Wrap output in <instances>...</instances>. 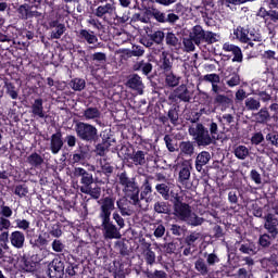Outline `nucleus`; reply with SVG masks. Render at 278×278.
Returning a JSON list of instances; mask_svg holds the SVG:
<instances>
[{
	"mask_svg": "<svg viewBox=\"0 0 278 278\" xmlns=\"http://www.w3.org/2000/svg\"><path fill=\"white\" fill-rule=\"evenodd\" d=\"M92 60L93 62H108V54L103 52H96L92 54Z\"/></svg>",
	"mask_w": 278,
	"mask_h": 278,
	"instance_id": "obj_56",
	"label": "nucleus"
},
{
	"mask_svg": "<svg viewBox=\"0 0 278 278\" xmlns=\"http://www.w3.org/2000/svg\"><path fill=\"white\" fill-rule=\"evenodd\" d=\"M179 150L181 155H193L194 153V144L190 141H182L179 144Z\"/></svg>",
	"mask_w": 278,
	"mask_h": 278,
	"instance_id": "obj_27",
	"label": "nucleus"
},
{
	"mask_svg": "<svg viewBox=\"0 0 278 278\" xmlns=\"http://www.w3.org/2000/svg\"><path fill=\"white\" fill-rule=\"evenodd\" d=\"M126 86L131 90H136L139 94H142L144 90V84H142V78L138 74L129 76Z\"/></svg>",
	"mask_w": 278,
	"mask_h": 278,
	"instance_id": "obj_11",
	"label": "nucleus"
},
{
	"mask_svg": "<svg viewBox=\"0 0 278 278\" xmlns=\"http://www.w3.org/2000/svg\"><path fill=\"white\" fill-rule=\"evenodd\" d=\"M220 36H218L216 33L212 31H204V42H208V45H214V42H218Z\"/></svg>",
	"mask_w": 278,
	"mask_h": 278,
	"instance_id": "obj_41",
	"label": "nucleus"
},
{
	"mask_svg": "<svg viewBox=\"0 0 278 278\" xmlns=\"http://www.w3.org/2000/svg\"><path fill=\"white\" fill-rule=\"evenodd\" d=\"M194 266L195 270H198L200 275H207V264H205V261L203 258H199L198 261H195Z\"/></svg>",
	"mask_w": 278,
	"mask_h": 278,
	"instance_id": "obj_39",
	"label": "nucleus"
},
{
	"mask_svg": "<svg viewBox=\"0 0 278 278\" xmlns=\"http://www.w3.org/2000/svg\"><path fill=\"white\" fill-rule=\"evenodd\" d=\"M79 36L83 40L87 41V45H93L91 49H101V43H99V37L92 30L81 29Z\"/></svg>",
	"mask_w": 278,
	"mask_h": 278,
	"instance_id": "obj_10",
	"label": "nucleus"
},
{
	"mask_svg": "<svg viewBox=\"0 0 278 278\" xmlns=\"http://www.w3.org/2000/svg\"><path fill=\"white\" fill-rule=\"evenodd\" d=\"M264 228L273 236V238H277L278 236V219L273 214H267L265 217Z\"/></svg>",
	"mask_w": 278,
	"mask_h": 278,
	"instance_id": "obj_9",
	"label": "nucleus"
},
{
	"mask_svg": "<svg viewBox=\"0 0 278 278\" xmlns=\"http://www.w3.org/2000/svg\"><path fill=\"white\" fill-rule=\"evenodd\" d=\"M244 105H245V110H249L251 112H255L261 108L260 100L255 98H247L244 101Z\"/></svg>",
	"mask_w": 278,
	"mask_h": 278,
	"instance_id": "obj_30",
	"label": "nucleus"
},
{
	"mask_svg": "<svg viewBox=\"0 0 278 278\" xmlns=\"http://www.w3.org/2000/svg\"><path fill=\"white\" fill-rule=\"evenodd\" d=\"M151 192H153V188L151 187V182L149 179H146L142 186V191L140 194L139 205H141V201H146V203H151L153 198H151Z\"/></svg>",
	"mask_w": 278,
	"mask_h": 278,
	"instance_id": "obj_18",
	"label": "nucleus"
},
{
	"mask_svg": "<svg viewBox=\"0 0 278 278\" xmlns=\"http://www.w3.org/2000/svg\"><path fill=\"white\" fill-rule=\"evenodd\" d=\"M155 190H156V192L161 193V195L163 197V199H165V201H168V198H169L168 192H170L168 185L159 184L155 186Z\"/></svg>",
	"mask_w": 278,
	"mask_h": 278,
	"instance_id": "obj_37",
	"label": "nucleus"
},
{
	"mask_svg": "<svg viewBox=\"0 0 278 278\" xmlns=\"http://www.w3.org/2000/svg\"><path fill=\"white\" fill-rule=\"evenodd\" d=\"M71 88L76 91H81L86 88V80L81 78H75L71 83Z\"/></svg>",
	"mask_w": 278,
	"mask_h": 278,
	"instance_id": "obj_42",
	"label": "nucleus"
},
{
	"mask_svg": "<svg viewBox=\"0 0 278 278\" xmlns=\"http://www.w3.org/2000/svg\"><path fill=\"white\" fill-rule=\"evenodd\" d=\"M190 212H192L190 205L179 201V197L176 195L174 198V216H176V218H179V220H186Z\"/></svg>",
	"mask_w": 278,
	"mask_h": 278,
	"instance_id": "obj_7",
	"label": "nucleus"
},
{
	"mask_svg": "<svg viewBox=\"0 0 278 278\" xmlns=\"http://www.w3.org/2000/svg\"><path fill=\"white\" fill-rule=\"evenodd\" d=\"M42 99H36L31 105V113L38 118H47V113L45 112V106L42 105Z\"/></svg>",
	"mask_w": 278,
	"mask_h": 278,
	"instance_id": "obj_20",
	"label": "nucleus"
},
{
	"mask_svg": "<svg viewBox=\"0 0 278 278\" xmlns=\"http://www.w3.org/2000/svg\"><path fill=\"white\" fill-rule=\"evenodd\" d=\"M113 220H115L116 225L119 227V229L125 228V219L118 214V212L113 213Z\"/></svg>",
	"mask_w": 278,
	"mask_h": 278,
	"instance_id": "obj_57",
	"label": "nucleus"
},
{
	"mask_svg": "<svg viewBox=\"0 0 278 278\" xmlns=\"http://www.w3.org/2000/svg\"><path fill=\"white\" fill-rule=\"evenodd\" d=\"M223 50L233 54L232 62H242V50L240 47L226 42L223 46Z\"/></svg>",
	"mask_w": 278,
	"mask_h": 278,
	"instance_id": "obj_15",
	"label": "nucleus"
},
{
	"mask_svg": "<svg viewBox=\"0 0 278 278\" xmlns=\"http://www.w3.org/2000/svg\"><path fill=\"white\" fill-rule=\"evenodd\" d=\"M117 208L119 210L122 216H132L134 206H131V202L126 198H122L116 202Z\"/></svg>",
	"mask_w": 278,
	"mask_h": 278,
	"instance_id": "obj_14",
	"label": "nucleus"
},
{
	"mask_svg": "<svg viewBox=\"0 0 278 278\" xmlns=\"http://www.w3.org/2000/svg\"><path fill=\"white\" fill-rule=\"evenodd\" d=\"M62 147H64V141L62 140V134L56 132L51 136L50 139V151L53 155H58L60 151H62Z\"/></svg>",
	"mask_w": 278,
	"mask_h": 278,
	"instance_id": "obj_12",
	"label": "nucleus"
},
{
	"mask_svg": "<svg viewBox=\"0 0 278 278\" xmlns=\"http://www.w3.org/2000/svg\"><path fill=\"white\" fill-rule=\"evenodd\" d=\"M131 160L136 166H142L146 164L144 153L142 151H137L132 154Z\"/></svg>",
	"mask_w": 278,
	"mask_h": 278,
	"instance_id": "obj_35",
	"label": "nucleus"
},
{
	"mask_svg": "<svg viewBox=\"0 0 278 278\" xmlns=\"http://www.w3.org/2000/svg\"><path fill=\"white\" fill-rule=\"evenodd\" d=\"M100 164L104 175H112V173H114V167H112L110 163H105V160L100 161Z\"/></svg>",
	"mask_w": 278,
	"mask_h": 278,
	"instance_id": "obj_52",
	"label": "nucleus"
},
{
	"mask_svg": "<svg viewBox=\"0 0 278 278\" xmlns=\"http://www.w3.org/2000/svg\"><path fill=\"white\" fill-rule=\"evenodd\" d=\"M161 62V68L165 71V73H168L170 68H173V62L170 61V59H168L167 52H162Z\"/></svg>",
	"mask_w": 278,
	"mask_h": 278,
	"instance_id": "obj_32",
	"label": "nucleus"
},
{
	"mask_svg": "<svg viewBox=\"0 0 278 278\" xmlns=\"http://www.w3.org/2000/svg\"><path fill=\"white\" fill-rule=\"evenodd\" d=\"M18 14L22 18H29V4H22L17 9Z\"/></svg>",
	"mask_w": 278,
	"mask_h": 278,
	"instance_id": "obj_53",
	"label": "nucleus"
},
{
	"mask_svg": "<svg viewBox=\"0 0 278 278\" xmlns=\"http://www.w3.org/2000/svg\"><path fill=\"white\" fill-rule=\"evenodd\" d=\"M83 116L85 121H97V118H101V111L97 108H88L84 111Z\"/></svg>",
	"mask_w": 278,
	"mask_h": 278,
	"instance_id": "obj_24",
	"label": "nucleus"
},
{
	"mask_svg": "<svg viewBox=\"0 0 278 278\" xmlns=\"http://www.w3.org/2000/svg\"><path fill=\"white\" fill-rule=\"evenodd\" d=\"M10 242V231L9 230H2L0 231V244L2 249L5 251L10 250V245L8 244Z\"/></svg>",
	"mask_w": 278,
	"mask_h": 278,
	"instance_id": "obj_34",
	"label": "nucleus"
},
{
	"mask_svg": "<svg viewBox=\"0 0 278 278\" xmlns=\"http://www.w3.org/2000/svg\"><path fill=\"white\" fill-rule=\"evenodd\" d=\"M235 156L238 160H247V157H249V148H247L245 146H238L235 149Z\"/></svg>",
	"mask_w": 278,
	"mask_h": 278,
	"instance_id": "obj_33",
	"label": "nucleus"
},
{
	"mask_svg": "<svg viewBox=\"0 0 278 278\" xmlns=\"http://www.w3.org/2000/svg\"><path fill=\"white\" fill-rule=\"evenodd\" d=\"M227 86L229 88H236V86H240V76L238 74L232 75L227 81Z\"/></svg>",
	"mask_w": 278,
	"mask_h": 278,
	"instance_id": "obj_51",
	"label": "nucleus"
},
{
	"mask_svg": "<svg viewBox=\"0 0 278 278\" xmlns=\"http://www.w3.org/2000/svg\"><path fill=\"white\" fill-rule=\"evenodd\" d=\"M94 181V178L92 177V174H88V172L81 177L80 184L84 186H91V184Z\"/></svg>",
	"mask_w": 278,
	"mask_h": 278,
	"instance_id": "obj_62",
	"label": "nucleus"
},
{
	"mask_svg": "<svg viewBox=\"0 0 278 278\" xmlns=\"http://www.w3.org/2000/svg\"><path fill=\"white\" fill-rule=\"evenodd\" d=\"M76 136L84 142H94L99 138L97 127L88 123L79 122L75 126Z\"/></svg>",
	"mask_w": 278,
	"mask_h": 278,
	"instance_id": "obj_3",
	"label": "nucleus"
},
{
	"mask_svg": "<svg viewBox=\"0 0 278 278\" xmlns=\"http://www.w3.org/2000/svg\"><path fill=\"white\" fill-rule=\"evenodd\" d=\"M182 42L186 51H194L195 47H194V40L192 38L190 37L185 38Z\"/></svg>",
	"mask_w": 278,
	"mask_h": 278,
	"instance_id": "obj_58",
	"label": "nucleus"
},
{
	"mask_svg": "<svg viewBox=\"0 0 278 278\" xmlns=\"http://www.w3.org/2000/svg\"><path fill=\"white\" fill-rule=\"evenodd\" d=\"M100 3L102 4L94 11V15L98 18H102L103 21L116 18V2H114V0H100Z\"/></svg>",
	"mask_w": 278,
	"mask_h": 278,
	"instance_id": "obj_4",
	"label": "nucleus"
},
{
	"mask_svg": "<svg viewBox=\"0 0 278 278\" xmlns=\"http://www.w3.org/2000/svg\"><path fill=\"white\" fill-rule=\"evenodd\" d=\"M64 31H66V26L64 24L59 25L51 31V38L54 40H60L62 36H64Z\"/></svg>",
	"mask_w": 278,
	"mask_h": 278,
	"instance_id": "obj_38",
	"label": "nucleus"
},
{
	"mask_svg": "<svg viewBox=\"0 0 278 278\" xmlns=\"http://www.w3.org/2000/svg\"><path fill=\"white\" fill-rule=\"evenodd\" d=\"M189 38L193 40L194 45L199 47L201 42H203V38H205V30L201 25H195L191 28L189 33Z\"/></svg>",
	"mask_w": 278,
	"mask_h": 278,
	"instance_id": "obj_13",
	"label": "nucleus"
},
{
	"mask_svg": "<svg viewBox=\"0 0 278 278\" xmlns=\"http://www.w3.org/2000/svg\"><path fill=\"white\" fill-rule=\"evenodd\" d=\"M15 225L17 229H22V231H27L29 229L30 223L27 219H15Z\"/></svg>",
	"mask_w": 278,
	"mask_h": 278,
	"instance_id": "obj_49",
	"label": "nucleus"
},
{
	"mask_svg": "<svg viewBox=\"0 0 278 278\" xmlns=\"http://www.w3.org/2000/svg\"><path fill=\"white\" fill-rule=\"evenodd\" d=\"M117 177L119 186H123L124 188L123 192H125L126 197H128V199L132 201V204L137 207H140V210H147V207H149V204H146L144 206L140 204V188L136 182V179L127 177L126 172L118 174Z\"/></svg>",
	"mask_w": 278,
	"mask_h": 278,
	"instance_id": "obj_1",
	"label": "nucleus"
},
{
	"mask_svg": "<svg viewBox=\"0 0 278 278\" xmlns=\"http://www.w3.org/2000/svg\"><path fill=\"white\" fill-rule=\"evenodd\" d=\"M210 160H212V155L207 151H202L198 154L195 159V169L198 173H201L203 170V166L210 163Z\"/></svg>",
	"mask_w": 278,
	"mask_h": 278,
	"instance_id": "obj_17",
	"label": "nucleus"
},
{
	"mask_svg": "<svg viewBox=\"0 0 278 278\" xmlns=\"http://www.w3.org/2000/svg\"><path fill=\"white\" fill-rule=\"evenodd\" d=\"M143 257L150 266H153V263L155 262V252H153L150 248H147L143 251Z\"/></svg>",
	"mask_w": 278,
	"mask_h": 278,
	"instance_id": "obj_43",
	"label": "nucleus"
},
{
	"mask_svg": "<svg viewBox=\"0 0 278 278\" xmlns=\"http://www.w3.org/2000/svg\"><path fill=\"white\" fill-rule=\"evenodd\" d=\"M152 16L159 23H166V15L157 10H154L152 12Z\"/></svg>",
	"mask_w": 278,
	"mask_h": 278,
	"instance_id": "obj_64",
	"label": "nucleus"
},
{
	"mask_svg": "<svg viewBox=\"0 0 278 278\" xmlns=\"http://www.w3.org/2000/svg\"><path fill=\"white\" fill-rule=\"evenodd\" d=\"M203 80L208 81V84L214 86L215 84H220V76L218 74H206L204 75Z\"/></svg>",
	"mask_w": 278,
	"mask_h": 278,
	"instance_id": "obj_46",
	"label": "nucleus"
},
{
	"mask_svg": "<svg viewBox=\"0 0 278 278\" xmlns=\"http://www.w3.org/2000/svg\"><path fill=\"white\" fill-rule=\"evenodd\" d=\"M100 205V215L101 220L111 218L112 212L115 210V200L112 197H106L98 201Z\"/></svg>",
	"mask_w": 278,
	"mask_h": 278,
	"instance_id": "obj_6",
	"label": "nucleus"
},
{
	"mask_svg": "<svg viewBox=\"0 0 278 278\" xmlns=\"http://www.w3.org/2000/svg\"><path fill=\"white\" fill-rule=\"evenodd\" d=\"M177 42H179V39H177V36L173 33H167L166 35V45H169L170 47H177Z\"/></svg>",
	"mask_w": 278,
	"mask_h": 278,
	"instance_id": "obj_54",
	"label": "nucleus"
},
{
	"mask_svg": "<svg viewBox=\"0 0 278 278\" xmlns=\"http://www.w3.org/2000/svg\"><path fill=\"white\" fill-rule=\"evenodd\" d=\"M63 270H64V263L62 261L54 260L52 261V263L48 265V269L46 274H47V277L49 278H55V273H62Z\"/></svg>",
	"mask_w": 278,
	"mask_h": 278,
	"instance_id": "obj_16",
	"label": "nucleus"
},
{
	"mask_svg": "<svg viewBox=\"0 0 278 278\" xmlns=\"http://www.w3.org/2000/svg\"><path fill=\"white\" fill-rule=\"evenodd\" d=\"M179 162L181 163V169L179 172V180L180 181H188V179H190V161L188 160H181L179 161V159L177 160V164H179Z\"/></svg>",
	"mask_w": 278,
	"mask_h": 278,
	"instance_id": "obj_21",
	"label": "nucleus"
},
{
	"mask_svg": "<svg viewBox=\"0 0 278 278\" xmlns=\"http://www.w3.org/2000/svg\"><path fill=\"white\" fill-rule=\"evenodd\" d=\"M250 177H251L252 181H254V184H256V186H260V184H262V175L258 174L257 170L252 169L250 173Z\"/></svg>",
	"mask_w": 278,
	"mask_h": 278,
	"instance_id": "obj_59",
	"label": "nucleus"
},
{
	"mask_svg": "<svg viewBox=\"0 0 278 278\" xmlns=\"http://www.w3.org/2000/svg\"><path fill=\"white\" fill-rule=\"evenodd\" d=\"M268 111L265 109H262L256 115V123H266V121H268Z\"/></svg>",
	"mask_w": 278,
	"mask_h": 278,
	"instance_id": "obj_48",
	"label": "nucleus"
},
{
	"mask_svg": "<svg viewBox=\"0 0 278 278\" xmlns=\"http://www.w3.org/2000/svg\"><path fill=\"white\" fill-rule=\"evenodd\" d=\"M52 250L55 253H62V251H64V243L60 239H55L52 242Z\"/></svg>",
	"mask_w": 278,
	"mask_h": 278,
	"instance_id": "obj_55",
	"label": "nucleus"
},
{
	"mask_svg": "<svg viewBox=\"0 0 278 278\" xmlns=\"http://www.w3.org/2000/svg\"><path fill=\"white\" fill-rule=\"evenodd\" d=\"M176 97L178 99H180L181 101H185V102H188L190 101V93L188 91V88H186V86H180L178 89H177V94Z\"/></svg>",
	"mask_w": 278,
	"mask_h": 278,
	"instance_id": "obj_36",
	"label": "nucleus"
},
{
	"mask_svg": "<svg viewBox=\"0 0 278 278\" xmlns=\"http://www.w3.org/2000/svg\"><path fill=\"white\" fill-rule=\"evenodd\" d=\"M148 278H166L164 270L147 271Z\"/></svg>",
	"mask_w": 278,
	"mask_h": 278,
	"instance_id": "obj_61",
	"label": "nucleus"
},
{
	"mask_svg": "<svg viewBox=\"0 0 278 278\" xmlns=\"http://www.w3.org/2000/svg\"><path fill=\"white\" fill-rule=\"evenodd\" d=\"M166 84L167 86L175 88V86H179V77L175 76L173 73H169L166 75Z\"/></svg>",
	"mask_w": 278,
	"mask_h": 278,
	"instance_id": "obj_45",
	"label": "nucleus"
},
{
	"mask_svg": "<svg viewBox=\"0 0 278 278\" xmlns=\"http://www.w3.org/2000/svg\"><path fill=\"white\" fill-rule=\"evenodd\" d=\"M205 219H203V217L198 216V214L192 211H190L185 220V223L191 225V227H199L200 225H203Z\"/></svg>",
	"mask_w": 278,
	"mask_h": 278,
	"instance_id": "obj_22",
	"label": "nucleus"
},
{
	"mask_svg": "<svg viewBox=\"0 0 278 278\" xmlns=\"http://www.w3.org/2000/svg\"><path fill=\"white\" fill-rule=\"evenodd\" d=\"M139 68H141L143 75H149V73H151V71H153V65L151 63L140 62Z\"/></svg>",
	"mask_w": 278,
	"mask_h": 278,
	"instance_id": "obj_60",
	"label": "nucleus"
},
{
	"mask_svg": "<svg viewBox=\"0 0 278 278\" xmlns=\"http://www.w3.org/2000/svg\"><path fill=\"white\" fill-rule=\"evenodd\" d=\"M154 212H156V214H168L170 208L166 202H156L154 204Z\"/></svg>",
	"mask_w": 278,
	"mask_h": 278,
	"instance_id": "obj_40",
	"label": "nucleus"
},
{
	"mask_svg": "<svg viewBox=\"0 0 278 278\" xmlns=\"http://www.w3.org/2000/svg\"><path fill=\"white\" fill-rule=\"evenodd\" d=\"M12 227V222L5 217H0V231H9Z\"/></svg>",
	"mask_w": 278,
	"mask_h": 278,
	"instance_id": "obj_50",
	"label": "nucleus"
},
{
	"mask_svg": "<svg viewBox=\"0 0 278 278\" xmlns=\"http://www.w3.org/2000/svg\"><path fill=\"white\" fill-rule=\"evenodd\" d=\"M239 251L245 253V255H255V253H257V247H255L253 242H247L241 244Z\"/></svg>",
	"mask_w": 278,
	"mask_h": 278,
	"instance_id": "obj_29",
	"label": "nucleus"
},
{
	"mask_svg": "<svg viewBox=\"0 0 278 278\" xmlns=\"http://www.w3.org/2000/svg\"><path fill=\"white\" fill-rule=\"evenodd\" d=\"M276 237H273V235H268V233H265V235H262L258 239V243L261 244V247H268L273 240H275Z\"/></svg>",
	"mask_w": 278,
	"mask_h": 278,
	"instance_id": "obj_44",
	"label": "nucleus"
},
{
	"mask_svg": "<svg viewBox=\"0 0 278 278\" xmlns=\"http://www.w3.org/2000/svg\"><path fill=\"white\" fill-rule=\"evenodd\" d=\"M18 266L25 273H34L36 270V266L34 263L27 260V257L22 256L18 261Z\"/></svg>",
	"mask_w": 278,
	"mask_h": 278,
	"instance_id": "obj_26",
	"label": "nucleus"
},
{
	"mask_svg": "<svg viewBox=\"0 0 278 278\" xmlns=\"http://www.w3.org/2000/svg\"><path fill=\"white\" fill-rule=\"evenodd\" d=\"M27 162L30 166L38 168V166H40L45 162V159H42L40 154L35 152L27 157Z\"/></svg>",
	"mask_w": 278,
	"mask_h": 278,
	"instance_id": "obj_31",
	"label": "nucleus"
},
{
	"mask_svg": "<svg viewBox=\"0 0 278 278\" xmlns=\"http://www.w3.org/2000/svg\"><path fill=\"white\" fill-rule=\"evenodd\" d=\"M164 31L157 30L152 35V40L156 42V45H161L164 40Z\"/></svg>",
	"mask_w": 278,
	"mask_h": 278,
	"instance_id": "obj_63",
	"label": "nucleus"
},
{
	"mask_svg": "<svg viewBox=\"0 0 278 278\" xmlns=\"http://www.w3.org/2000/svg\"><path fill=\"white\" fill-rule=\"evenodd\" d=\"M102 233L106 240L121 239V230L112 223L111 218L101 219Z\"/></svg>",
	"mask_w": 278,
	"mask_h": 278,
	"instance_id": "obj_5",
	"label": "nucleus"
},
{
	"mask_svg": "<svg viewBox=\"0 0 278 278\" xmlns=\"http://www.w3.org/2000/svg\"><path fill=\"white\" fill-rule=\"evenodd\" d=\"M233 36H236L237 40H240V42H249V30L243 27H237L233 30Z\"/></svg>",
	"mask_w": 278,
	"mask_h": 278,
	"instance_id": "obj_28",
	"label": "nucleus"
},
{
	"mask_svg": "<svg viewBox=\"0 0 278 278\" xmlns=\"http://www.w3.org/2000/svg\"><path fill=\"white\" fill-rule=\"evenodd\" d=\"M9 242L13 249L21 250L25 247V232L15 230L10 233Z\"/></svg>",
	"mask_w": 278,
	"mask_h": 278,
	"instance_id": "obj_8",
	"label": "nucleus"
},
{
	"mask_svg": "<svg viewBox=\"0 0 278 278\" xmlns=\"http://www.w3.org/2000/svg\"><path fill=\"white\" fill-rule=\"evenodd\" d=\"M29 244L33 249H39L42 251L47 244H49V241L47 238L42 237V235H39L36 239H30Z\"/></svg>",
	"mask_w": 278,
	"mask_h": 278,
	"instance_id": "obj_25",
	"label": "nucleus"
},
{
	"mask_svg": "<svg viewBox=\"0 0 278 278\" xmlns=\"http://www.w3.org/2000/svg\"><path fill=\"white\" fill-rule=\"evenodd\" d=\"M214 103L220 108L222 112H225L228 108L233 105V99L225 94H217L214 99Z\"/></svg>",
	"mask_w": 278,
	"mask_h": 278,
	"instance_id": "obj_19",
	"label": "nucleus"
},
{
	"mask_svg": "<svg viewBox=\"0 0 278 278\" xmlns=\"http://www.w3.org/2000/svg\"><path fill=\"white\" fill-rule=\"evenodd\" d=\"M189 134L199 147H210L214 142L210 131L202 124H192L189 127Z\"/></svg>",
	"mask_w": 278,
	"mask_h": 278,
	"instance_id": "obj_2",
	"label": "nucleus"
},
{
	"mask_svg": "<svg viewBox=\"0 0 278 278\" xmlns=\"http://www.w3.org/2000/svg\"><path fill=\"white\" fill-rule=\"evenodd\" d=\"M264 39L262 35L257 33H250L248 35V45L249 47H263Z\"/></svg>",
	"mask_w": 278,
	"mask_h": 278,
	"instance_id": "obj_23",
	"label": "nucleus"
},
{
	"mask_svg": "<svg viewBox=\"0 0 278 278\" xmlns=\"http://www.w3.org/2000/svg\"><path fill=\"white\" fill-rule=\"evenodd\" d=\"M7 93L11 97V99H18V92H16V87L12 83L5 84Z\"/></svg>",
	"mask_w": 278,
	"mask_h": 278,
	"instance_id": "obj_47",
	"label": "nucleus"
}]
</instances>
